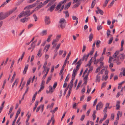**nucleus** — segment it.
<instances>
[{
    "mask_svg": "<svg viewBox=\"0 0 125 125\" xmlns=\"http://www.w3.org/2000/svg\"><path fill=\"white\" fill-rule=\"evenodd\" d=\"M30 116H31V115H29L28 116H27L28 118L26 119V123H27L28 122L29 120V119L30 118Z\"/></svg>",
    "mask_w": 125,
    "mask_h": 125,
    "instance_id": "obj_61",
    "label": "nucleus"
},
{
    "mask_svg": "<svg viewBox=\"0 0 125 125\" xmlns=\"http://www.w3.org/2000/svg\"><path fill=\"white\" fill-rule=\"evenodd\" d=\"M54 65L52 66V68L51 70V73H52L53 72L54 69Z\"/></svg>",
    "mask_w": 125,
    "mask_h": 125,
    "instance_id": "obj_55",
    "label": "nucleus"
},
{
    "mask_svg": "<svg viewBox=\"0 0 125 125\" xmlns=\"http://www.w3.org/2000/svg\"><path fill=\"white\" fill-rule=\"evenodd\" d=\"M100 74L98 73L96 75L95 79L96 82H99L101 80V76Z\"/></svg>",
    "mask_w": 125,
    "mask_h": 125,
    "instance_id": "obj_7",
    "label": "nucleus"
},
{
    "mask_svg": "<svg viewBox=\"0 0 125 125\" xmlns=\"http://www.w3.org/2000/svg\"><path fill=\"white\" fill-rule=\"evenodd\" d=\"M71 3V2H69L66 5H65L64 9L65 10L67 9L70 7Z\"/></svg>",
    "mask_w": 125,
    "mask_h": 125,
    "instance_id": "obj_19",
    "label": "nucleus"
},
{
    "mask_svg": "<svg viewBox=\"0 0 125 125\" xmlns=\"http://www.w3.org/2000/svg\"><path fill=\"white\" fill-rule=\"evenodd\" d=\"M29 19L30 18H23L22 19H21V21L23 22V23H24V22H26V21H27L28 20H29Z\"/></svg>",
    "mask_w": 125,
    "mask_h": 125,
    "instance_id": "obj_18",
    "label": "nucleus"
},
{
    "mask_svg": "<svg viewBox=\"0 0 125 125\" xmlns=\"http://www.w3.org/2000/svg\"><path fill=\"white\" fill-rule=\"evenodd\" d=\"M15 75H16V74H15V73L14 72V74H13V75L12 77V78L11 79V82H13V80L14 79V77H15Z\"/></svg>",
    "mask_w": 125,
    "mask_h": 125,
    "instance_id": "obj_48",
    "label": "nucleus"
},
{
    "mask_svg": "<svg viewBox=\"0 0 125 125\" xmlns=\"http://www.w3.org/2000/svg\"><path fill=\"white\" fill-rule=\"evenodd\" d=\"M93 37V34L92 33L90 34V35L89 36V41L90 42L92 40Z\"/></svg>",
    "mask_w": 125,
    "mask_h": 125,
    "instance_id": "obj_26",
    "label": "nucleus"
},
{
    "mask_svg": "<svg viewBox=\"0 0 125 125\" xmlns=\"http://www.w3.org/2000/svg\"><path fill=\"white\" fill-rule=\"evenodd\" d=\"M74 79L72 78V79L70 82V83L68 85V87H69L70 89H72L73 87V83Z\"/></svg>",
    "mask_w": 125,
    "mask_h": 125,
    "instance_id": "obj_11",
    "label": "nucleus"
},
{
    "mask_svg": "<svg viewBox=\"0 0 125 125\" xmlns=\"http://www.w3.org/2000/svg\"><path fill=\"white\" fill-rule=\"evenodd\" d=\"M45 24L48 25L50 23L49 18V17L46 16L45 17Z\"/></svg>",
    "mask_w": 125,
    "mask_h": 125,
    "instance_id": "obj_10",
    "label": "nucleus"
},
{
    "mask_svg": "<svg viewBox=\"0 0 125 125\" xmlns=\"http://www.w3.org/2000/svg\"><path fill=\"white\" fill-rule=\"evenodd\" d=\"M71 89H70V88H69L68 93L66 96V98H68L69 97V96H70L71 93Z\"/></svg>",
    "mask_w": 125,
    "mask_h": 125,
    "instance_id": "obj_42",
    "label": "nucleus"
},
{
    "mask_svg": "<svg viewBox=\"0 0 125 125\" xmlns=\"http://www.w3.org/2000/svg\"><path fill=\"white\" fill-rule=\"evenodd\" d=\"M31 15L30 10V9H28L25 11H22L18 15L17 19L18 18H20L23 16L28 17Z\"/></svg>",
    "mask_w": 125,
    "mask_h": 125,
    "instance_id": "obj_2",
    "label": "nucleus"
},
{
    "mask_svg": "<svg viewBox=\"0 0 125 125\" xmlns=\"http://www.w3.org/2000/svg\"><path fill=\"white\" fill-rule=\"evenodd\" d=\"M87 58L86 56V55L85 54L83 55L82 60V61H83L84 60H85V61H86L87 60Z\"/></svg>",
    "mask_w": 125,
    "mask_h": 125,
    "instance_id": "obj_29",
    "label": "nucleus"
},
{
    "mask_svg": "<svg viewBox=\"0 0 125 125\" xmlns=\"http://www.w3.org/2000/svg\"><path fill=\"white\" fill-rule=\"evenodd\" d=\"M36 4H34L28 6L26 7L24 9V10L31 9L35 6Z\"/></svg>",
    "mask_w": 125,
    "mask_h": 125,
    "instance_id": "obj_8",
    "label": "nucleus"
},
{
    "mask_svg": "<svg viewBox=\"0 0 125 125\" xmlns=\"http://www.w3.org/2000/svg\"><path fill=\"white\" fill-rule=\"evenodd\" d=\"M4 16V14L3 12H1L0 13V21L2 20L3 19H1V18L2 17Z\"/></svg>",
    "mask_w": 125,
    "mask_h": 125,
    "instance_id": "obj_36",
    "label": "nucleus"
},
{
    "mask_svg": "<svg viewBox=\"0 0 125 125\" xmlns=\"http://www.w3.org/2000/svg\"><path fill=\"white\" fill-rule=\"evenodd\" d=\"M47 61H45V62L44 63V64L43 66V69H44L46 68V65L47 64Z\"/></svg>",
    "mask_w": 125,
    "mask_h": 125,
    "instance_id": "obj_47",
    "label": "nucleus"
},
{
    "mask_svg": "<svg viewBox=\"0 0 125 125\" xmlns=\"http://www.w3.org/2000/svg\"><path fill=\"white\" fill-rule=\"evenodd\" d=\"M61 37V35H58L56 37V38H55L56 40H57L58 41H59V39Z\"/></svg>",
    "mask_w": 125,
    "mask_h": 125,
    "instance_id": "obj_56",
    "label": "nucleus"
},
{
    "mask_svg": "<svg viewBox=\"0 0 125 125\" xmlns=\"http://www.w3.org/2000/svg\"><path fill=\"white\" fill-rule=\"evenodd\" d=\"M92 58L93 57H92L91 59L89 61L88 63L87 64V66H90L91 65L92 63V62L91 61L92 60Z\"/></svg>",
    "mask_w": 125,
    "mask_h": 125,
    "instance_id": "obj_53",
    "label": "nucleus"
},
{
    "mask_svg": "<svg viewBox=\"0 0 125 125\" xmlns=\"http://www.w3.org/2000/svg\"><path fill=\"white\" fill-rule=\"evenodd\" d=\"M100 69V67H98L97 69H96V70L95 72V73H97L98 72Z\"/></svg>",
    "mask_w": 125,
    "mask_h": 125,
    "instance_id": "obj_45",
    "label": "nucleus"
},
{
    "mask_svg": "<svg viewBox=\"0 0 125 125\" xmlns=\"http://www.w3.org/2000/svg\"><path fill=\"white\" fill-rule=\"evenodd\" d=\"M21 111V109L20 108L18 109V110L17 111L16 114V115L15 118L14 119V120L13 121L12 125H14V123L15 122L16 120V119H17L19 115L20 114Z\"/></svg>",
    "mask_w": 125,
    "mask_h": 125,
    "instance_id": "obj_6",
    "label": "nucleus"
},
{
    "mask_svg": "<svg viewBox=\"0 0 125 125\" xmlns=\"http://www.w3.org/2000/svg\"><path fill=\"white\" fill-rule=\"evenodd\" d=\"M82 59H81L79 60L77 63V64L78 65H79V66H80V65L82 63Z\"/></svg>",
    "mask_w": 125,
    "mask_h": 125,
    "instance_id": "obj_35",
    "label": "nucleus"
},
{
    "mask_svg": "<svg viewBox=\"0 0 125 125\" xmlns=\"http://www.w3.org/2000/svg\"><path fill=\"white\" fill-rule=\"evenodd\" d=\"M95 0H94L92 2V4H91V8H93L95 4Z\"/></svg>",
    "mask_w": 125,
    "mask_h": 125,
    "instance_id": "obj_30",
    "label": "nucleus"
},
{
    "mask_svg": "<svg viewBox=\"0 0 125 125\" xmlns=\"http://www.w3.org/2000/svg\"><path fill=\"white\" fill-rule=\"evenodd\" d=\"M110 0H106L103 4V7H105L107 5V4Z\"/></svg>",
    "mask_w": 125,
    "mask_h": 125,
    "instance_id": "obj_27",
    "label": "nucleus"
},
{
    "mask_svg": "<svg viewBox=\"0 0 125 125\" xmlns=\"http://www.w3.org/2000/svg\"><path fill=\"white\" fill-rule=\"evenodd\" d=\"M104 76H102V81L105 80V81H106L107 80L108 78V76L107 75H106L104 77Z\"/></svg>",
    "mask_w": 125,
    "mask_h": 125,
    "instance_id": "obj_32",
    "label": "nucleus"
},
{
    "mask_svg": "<svg viewBox=\"0 0 125 125\" xmlns=\"http://www.w3.org/2000/svg\"><path fill=\"white\" fill-rule=\"evenodd\" d=\"M6 82V80L5 79L4 81L2 87V89H3L4 88V86Z\"/></svg>",
    "mask_w": 125,
    "mask_h": 125,
    "instance_id": "obj_44",
    "label": "nucleus"
},
{
    "mask_svg": "<svg viewBox=\"0 0 125 125\" xmlns=\"http://www.w3.org/2000/svg\"><path fill=\"white\" fill-rule=\"evenodd\" d=\"M119 55L120 56V59L121 60H122V61L125 58V55L124 53H120Z\"/></svg>",
    "mask_w": 125,
    "mask_h": 125,
    "instance_id": "obj_16",
    "label": "nucleus"
},
{
    "mask_svg": "<svg viewBox=\"0 0 125 125\" xmlns=\"http://www.w3.org/2000/svg\"><path fill=\"white\" fill-rule=\"evenodd\" d=\"M63 13L65 14V17L66 18H68L69 17V15L68 11H64Z\"/></svg>",
    "mask_w": 125,
    "mask_h": 125,
    "instance_id": "obj_28",
    "label": "nucleus"
},
{
    "mask_svg": "<svg viewBox=\"0 0 125 125\" xmlns=\"http://www.w3.org/2000/svg\"><path fill=\"white\" fill-rule=\"evenodd\" d=\"M72 19H73V20H76V23L75 24H74V25H76L78 23V19L77 17H76L75 16H72Z\"/></svg>",
    "mask_w": 125,
    "mask_h": 125,
    "instance_id": "obj_15",
    "label": "nucleus"
},
{
    "mask_svg": "<svg viewBox=\"0 0 125 125\" xmlns=\"http://www.w3.org/2000/svg\"><path fill=\"white\" fill-rule=\"evenodd\" d=\"M49 1V0H47L44 1L43 3V6L46 5L47 3H48Z\"/></svg>",
    "mask_w": 125,
    "mask_h": 125,
    "instance_id": "obj_57",
    "label": "nucleus"
},
{
    "mask_svg": "<svg viewBox=\"0 0 125 125\" xmlns=\"http://www.w3.org/2000/svg\"><path fill=\"white\" fill-rule=\"evenodd\" d=\"M67 0H64L63 1H62L60 2L57 5L56 7V8L55 9V11H57L59 9H60L62 5L63 4L65 3Z\"/></svg>",
    "mask_w": 125,
    "mask_h": 125,
    "instance_id": "obj_5",
    "label": "nucleus"
},
{
    "mask_svg": "<svg viewBox=\"0 0 125 125\" xmlns=\"http://www.w3.org/2000/svg\"><path fill=\"white\" fill-rule=\"evenodd\" d=\"M55 4H54L52 5L48 9V10H50L51 12H52L54 9L55 6Z\"/></svg>",
    "mask_w": 125,
    "mask_h": 125,
    "instance_id": "obj_14",
    "label": "nucleus"
},
{
    "mask_svg": "<svg viewBox=\"0 0 125 125\" xmlns=\"http://www.w3.org/2000/svg\"><path fill=\"white\" fill-rule=\"evenodd\" d=\"M17 8V7H15L14 9L12 10H11L9 12H8L5 13L4 14V16L3 17H2L1 18V19H4L6 17H8L12 13L14 12L16 9Z\"/></svg>",
    "mask_w": 125,
    "mask_h": 125,
    "instance_id": "obj_4",
    "label": "nucleus"
},
{
    "mask_svg": "<svg viewBox=\"0 0 125 125\" xmlns=\"http://www.w3.org/2000/svg\"><path fill=\"white\" fill-rule=\"evenodd\" d=\"M107 83L105 82H104L103 83L102 85L101 86V88L102 89V88L104 87L106 85Z\"/></svg>",
    "mask_w": 125,
    "mask_h": 125,
    "instance_id": "obj_41",
    "label": "nucleus"
},
{
    "mask_svg": "<svg viewBox=\"0 0 125 125\" xmlns=\"http://www.w3.org/2000/svg\"><path fill=\"white\" fill-rule=\"evenodd\" d=\"M47 34L46 32H42L40 33V34L42 36H43L46 35Z\"/></svg>",
    "mask_w": 125,
    "mask_h": 125,
    "instance_id": "obj_58",
    "label": "nucleus"
},
{
    "mask_svg": "<svg viewBox=\"0 0 125 125\" xmlns=\"http://www.w3.org/2000/svg\"><path fill=\"white\" fill-rule=\"evenodd\" d=\"M82 83V81H80L78 83V85H77V86L76 88V89H77L78 88H79L80 86V85Z\"/></svg>",
    "mask_w": 125,
    "mask_h": 125,
    "instance_id": "obj_59",
    "label": "nucleus"
},
{
    "mask_svg": "<svg viewBox=\"0 0 125 125\" xmlns=\"http://www.w3.org/2000/svg\"><path fill=\"white\" fill-rule=\"evenodd\" d=\"M31 80V78H29L28 80L27 81V83L26 85L27 86L28 85H29L30 83V82Z\"/></svg>",
    "mask_w": 125,
    "mask_h": 125,
    "instance_id": "obj_40",
    "label": "nucleus"
},
{
    "mask_svg": "<svg viewBox=\"0 0 125 125\" xmlns=\"http://www.w3.org/2000/svg\"><path fill=\"white\" fill-rule=\"evenodd\" d=\"M86 48V46L84 45H83V49L82 51V52L83 53L84 52Z\"/></svg>",
    "mask_w": 125,
    "mask_h": 125,
    "instance_id": "obj_54",
    "label": "nucleus"
},
{
    "mask_svg": "<svg viewBox=\"0 0 125 125\" xmlns=\"http://www.w3.org/2000/svg\"><path fill=\"white\" fill-rule=\"evenodd\" d=\"M33 16L35 19V21H36L37 19V17L36 15L35 14H34L33 15Z\"/></svg>",
    "mask_w": 125,
    "mask_h": 125,
    "instance_id": "obj_63",
    "label": "nucleus"
},
{
    "mask_svg": "<svg viewBox=\"0 0 125 125\" xmlns=\"http://www.w3.org/2000/svg\"><path fill=\"white\" fill-rule=\"evenodd\" d=\"M58 41L57 40H56V39H54L52 42V44L53 45V44H54L55 43H56V42H57Z\"/></svg>",
    "mask_w": 125,
    "mask_h": 125,
    "instance_id": "obj_62",
    "label": "nucleus"
},
{
    "mask_svg": "<svg viewBox=\"0 0 125 125\" xmlns=\"http://www.w3.org/2000/svg\"><path fill=\"white\" fill-rule=\"evenodd\" d=\"M109 119H107L105 121L104 124H103V125H107L109 123Z\"/></svg>",
    "mask_w": 125,
    "mask_h": 125,
    "instance_id": "obj_34",
    "label": "nucleus"
},
{
    "mask_svg": "<svg viewBox=\"0 0 125 125\" xmlns=\"http://www.w3.org/2000/svg\"><path fill=\"white\" fill-rule=\"evenodd\" d=\"M49 92L52 94L54 90V89L52 88V87L50 85L49 87Z\"/></svg>",
    "mask_w": 125,
    "mask_h": 125,
    "instance_id": "obj_22",
    "label": "nucleus"
},
{
    "mask_svg": "<svg viewBox=\"0 0 125 125\" xmlns=\"http://www.w3.org/2000/svg\"><path fill=\"white\" fill-rule=\"evenodd\" d=\"M58 109V107H56L53 110H51V112L52 113H54Z\"/></svg>",
    "mask_w": 125,
    "mask_h": 125,
    "instance_id": "obj_38",
    "label": "nucleus"
},
{
    "mask_svg": "<svg viewBox=\"0 0 125 125\" xmlns=\"http://www.w3.org/2000/svg\"><path fill=\"white\" fill-rule=\"evenodd\" d=\"M66 21L65 19L63 18L61 19L59 21V27L62 29L64 28L65 27Z\"/></svg>",
    "mask_w": 125,
    "mask_h": 125,
    "instance_id": "obj_3",
    "label": "nucleus"
},
{
    "mask_svg": "<svg viewBox=\"0 0 125 125\" xmlns=\"http://www.w3.org/2000/svg\"><path fill=\"white\" fill-rule=\"evenodd\" d=\"M18 79H15L14 82L13 83L12 86V88H13L15 85H16V86L17 85L18 82Z\"/></svg>",
    "mask_w": 125,
    "mask_h": 125,
    "instance_id": "obj_17",
    "label": "nucleus"
},
{
    "mask_svg": "<svg viewBox=\"0 0 125 125\" xmlns=\"http://www.w3.org/2000/svg\"><path fill=\"white\" fill-rule=\"evenodd\" d=\"M97 9V10H98V11H99L100 14L101 15H103L104 13L103 11L102 10L100 9L98 7H97L96 8Z\"/></svg>",
    "mask_w": 125,
    "mask_h": 125,
    "instance_id": "obj_24",
    "label": "nucleus"
},
{
    "mask_svg": "<svg viewBox=\"0 0 125 125\" xmlns=\"http://www.w3.org/2000/svg\"><path fill=\"white\" fill-rule=\"evenodd\" d=\"M43 6V4L42 3V2H41L40 3V4L38 5L37 7L39 8L40 9Z\"/></svg>",
    "mask_w": 125,
    "mask_h": 125,
    "instance_id": "obj_43",
    "label": "nucleus"
},
{
    "mask_svg": "<svg viewBox=\"0 0 125 125\" xmlns=\"http://www.w3.org/2000/svg\"><path fill=\"white\" fill-rule=\"evenodd\" d=\"M119 53V51H116L113 55V57H110L109 58L108 62L109 63H111L113 59L114 62H117L119 60V57L118 56Z\"/></svg>",
    "mask_w": 125,
    "mask_h": 125,
    "instance_id": "obj_1",
    "label": "nucleus"
},
{
    "mask_svg": "<svg viewBox=\"0 0 125 125\" xmlns=\"http://www.w3.org/2000/svg\"><path fill=\"white\" fill-rule=\"evenodd\" d=\"M115 1L114 0H112L111 3L110 4V5L108 6V8L112 6L113 5V4L114 3Z\"/></svg>",
    "mask_w": 125,
    "mask_h": 125,
    "instance_id": "obj_52",
    "label": "nucleus"
},
{
    "mask_svg": "<svg viewBox=\"0 0 125 125\" xmlns=\"http://www.w3.org/2000/svg\"><path fill=\"white\" fill-rule=\"evenodd\" d=\"M42 51V49H40L38 51V53L37 54V56L40 57L42 55V54L41 53V52Z\"/></svg>",
    "mask_w": 125,
    "mask_h": 125,
    "instance_id": "obj_23",
    "label": "nucleus"
},
{
    "mask_svg": "<svg viewBox=\"0 0 125 125\" xmlns=\"http://www.w3.org/2000/svg\"><path fill=\"white\" fill-rule=\"evenodd\" d=\"M35 44L33 43H32L31 45V47L32 48V50L31 52H32V51L34 49L35 47Z\"/></svg>",
    "mask_w": 125,
    "mask_h": 125,
    "instance_id": "obj_39",
    "label": "nucleus"
},
{
    "mask_svg": "<svg viewBox=\"0 0 125 125\" xmlns=\"http://www.w3.org/2000/svg\"><path fill=\"white\" fill-rule=\"evenodd\" d=\"M49 57V55L47 54H45V60H47Z\"/></svg>",
    "mask_w": 125,
    "mask_h": 125,
    "instance_id": "obj_60",
    "label": "nucleus"
},
{
    "mask_svg": "<svg viewBox=\"0 0 125 125\" xmlns=\"http://www.w3.org/2000/svg\"><path fill=\"white\" fill-rule=\"evenodd\" d=\"M56 0H49L50 2L47 4V7H48L51 6V5L53 4Z\"/></svg>",
    "mask_w": 125,
    "mask_h": 125,
    "instance_id": "obj_13",
    "label": "nucleus"
},
{
    "mask_svg": "<svg viewBox=\"0 0 125 125\" xmlns=\"http://www.w3.org/2000/svg\"><path fill=\"white\" fill-rule=\"evenodd\" d=\"M97 51H96L95 53V54L94 55V61H95L96 60V57L97 56Z\"/></svg>",
    "mask_w": 125,
    "mask_h": 125,
    "instance_id": "obj_49",
    "label": "nucleus"
},
{
    "mask_svg": "<svg viewBox=\"0 0 125 125\" xmlns=\"http://www.w3.org/2000/svg\"><path fill=\"white\" fill-rule=\"evenodd\" d=\"M101 42L99 40H98L96 42V45L97 48H98L99 47V44L101 43Z\"/></svg>",
    "mask_w": 125,
    "mask_h": 125,
    "instance_id": "obj_31",
    "label": "nucleus"
},
{
    "mask_svg": "<svg viewBox=\"0 0 125 125\" xmlns=\"http://www.w3.org/2000/svg\"><path fill=\"white\" fill-rule=\"evenodd\" d=\"M52 36V35L51 34L49 36L47 40V41L48 42H49L51 41L50 39Z\"/></svg>",
    "mask_w": 125,
    "mask_h": 125,
    "instance_id": "obj_33",
    "label": "nucleus"
},
{
    "mask_svg": "<svg viewBox=\"0 0 125 125\" xmlns=\"http://www.w3.org/2000/svg\"><path fill=\"white\" fill-rule=\"evenodd\" d=\"M80 1V0H79L78 3L76 4L73 6V8H76L77 7H78L80 4V3L79 2Z\"/></svg>",
    "mask_w": 125,
    "mask_h": 125,
    "instance_id": "obj_25",
    "label": "nucleus"
},
{
    "mask_svg": "<svg viewBox=\"0 0 125 125\" xmlns=\"http://www.w3.org/2000/svg\"><path fill=\"white\" fill-rule=\"evenodd\" d=\"M103 104L101 102H100L98 103L96 106V109L97 110H98V107H99V109L101 108H102L103 106Z\"/></svg>",
    "mask_w": 125,
    "mask_h": 125,
    "instance_id": "obj_9",
    "label": "nucleus"
},
{
    "mask_svg": "<svg viewBox=\"0 0 125 125\" xmlns=\"http://www.w3.org/2000/svg\"><path fill=\"white\" fill-rule=\"evenodd\" d=\"M94 52V48H92V51H91L90 52L88 53L90 55H91L93 54V53Z\"/></svg>",
    "mask_w": 125,
    "mask_h": 125,
    "instance_id": "obj_46",
    "label": "nucleus"
},
{
    "mask_svg": "<svg viewBox=\"0 0 125 125\" xmlns=\"http://www.w3.org/2000/svg\"><path fill=\"white\" fill-rule=\"evenodd\" d=\"M13 107L12 106H11L10 107V111L9 112V113H8V114L9 115L10 114V113L11 112L13 109Z\"/></svg>",
    "mask_w": 125,
    "mask_h": 125,
    "instance_id": "obj_37",
    "label": "nucleus"
},
{
    "mask_svg": "<svg viewBox=\"0 0 125 125\" xmlns=\"http://www.w3.org/2000/svg\"><path fill=\"white\" fill-rule=\"evenodd\" d=\"M113 37H111L110 39V40H109V42L108 43L109 44H110L111 43L112 41L113 40Z\"/></svg>",
    "mask_w": 125,
    "mask_h": 125,
    "instance_id": "obj_50",
    "label": "nucleus"
},
{
    "mask_svg": "<svg viewBox=\"0 0 125 125\" xmlns=\"http://www.w3.org/2000/svg\"><path fill=\"white\" fill-rule=\"evenodd\" d=\"M28 67V65H27L25 66L24 70H23V74H25L26 73Z\"/></svg>",
    "mask_w": 125,
    "mask_h": 125,
    "instance_id": "obj_20",
    "label": "nucleus"
},
{
    "mask_svg": "<svg viewBox=\"0 0 125 125\" xmlns=\"http://www.w3.org/2000/svg\"><path fill=\"white\" fill-rule=\"evenodd\" d=\"M122 112H120V111H118V113L117 115V116H119L120 115V117H121L122 115Z\"/></svg>",
    "mask_w": 125,
    "mask_h": 125,
    "instance_id": "obj_51",
    "label": "nucleus"
},
{
    "mask_svg": "<svg viewBox=\"0 0 125 125\" xmlns=\"http://www.w3.org/2000/svg\"><path fill=\"white\" fill-rule=\"evenodd\" d=\"M85 117V115H82L80 119V120L81 121H83V120Z\"/></svg>",
    "mask_w": 125,
    "mask_h": 125,
    "instance_id": "obj_64",
    "label": "nucleus"
},
{
    "mask_svg": "<svg viewBox=\"0 0 125 125\" xmlns=\"http://www.w3.org/2000/svg\"><path fill=\"white\" fill-rule=\"evenodd\" d=\"M76 70H73L72 75V78L75 79V77L76 75Z\"/></svg>",
    "mask_w": 125,
    "mask_h": 125,
    "instance_id": "obj_21",
    "label": "nucleus"
},
{
    "mask_svg": "<svg viewBox=\"0 0 125 125\" xmlns=\"http://www.w3.org/2000/svg\"><path fill=\"white\" fill-rule=\"evenodd\" d=\"M120 102L119 101H116V104L115 106L116 109L117 110H118L120 107Z\"/></svg>",
    "mask_w": 125,
    "mask_h": 125,
    "instance_id": "obj_12",
    "label": "nucleus"
}]
</instances>
